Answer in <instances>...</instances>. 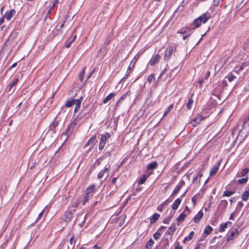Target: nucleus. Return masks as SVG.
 I'll use <instances>...</instances> for the list:
<instances>
[{"mask_svg":"<svg viewBox=\"0 0 249 249\" xmlns=\"http://www.w3.org/2000/svg\"><path fill=\"white\" fill-rule=\"evenodd\" d=\"M79 101L78 99H71L70 100H68L65 103V106L67 107H70L73 105L76 104V103H77V101Z\"/></svg>","mask_w":249,"mask_h":249,"instance_id":"12","label":"nucleus"},{"mask_svg":"<svg viewBox=\"0 0 249 249\" xmlns=\"http://www.w3.org/2000/svg\"><path fill=\"white\" fill-rule=\"evenodd\" d=\"M203 176L202 173H198L195 177L193 178V181L195 182L198 178H200Z\"/></svg>","mask_w":249,"mask_h":249,"instance_id":"46","label":"nucleus"},{"mask_svg":"<svg viewBox=\"0 0 249 249\" xmlns=\"http://www.w3.org/2000/svg\"><path fill=\"white\" fill-rule=\"evenodd\" d=\"M115 94L114 93H111L108 95L103 101L104 104H107L109 101L115 96Z\"/></svg>","mask_w":249,"mask_h":249,"instance_id":"22","label":"nucleus"},{"mask_svg":"<svg viewBox=\"0 0 249 249\" xmlns=\"http://www.w3.org/2000/svg\"><path fill=\"white\" fill-rule=\"evenodd\" d=\"M236 78L235 76L233 75L232 74H229L225 78L224 81H226V79H228L229 82L232 81L234 79Z\"/></svg>","mask_w":249,"mask_h":249,"instance_id":"27","label":"nucleus"},{"mask_svg":"<svg viewBox=\"0 0 249 249\" xmlns=\"http://www.w3.org/2000/svg\"><path fill=\"white\" fill-rule=\"evenodd\" d=\"M109 172V168L106 167L104 170H102L98 175V178L101 179L104 176L107 177Z\"/></svg>","mask_w":249,"mask_h":249,"instance_id":"10","label":"nucleus"},{"mask_svg":"<svg viewBox=\"0 0 249 249\" xmlns=\"http://www.w3.org/2000/svg\"><path fill=\"white\" fill-rule=\"evenodd\" d=\"M158 166V163L156 161H154L149 163L147 166L148 170H153L156 169Z\"/></svg>","mask_w":249,"mask_h":249,"instance_id":"23","label":"nucleus"},{"mask_svg":"<svg viewBox=\"0 0 249 249\" xmlns=\"http://www.w3.org/2000/svg\"><path fill=\"white\" fill-rule=\"evenodd\" d=\"M194 235H195V232H194L193 231H192L190 233V234H189V236H188V237H186L184 239V240H183V242H184V243H185V241H186V240H192V239L193 238V237H194Z\"/></svg>","mask_w":249,"mask_h":249,"instance_id":"30","label":"nucleus"},{"mask_svg":"<svg viewBox=\"0 0 249 249\" xmlns=\"http://www.w3.org/2000/svg\"><path fill=\"white\" fill-rule=\"evenodd\" d=\"M204 119H205V118L203 117L202 115L198 114L195 119L192 120L190 122V124L193 126L195 127L199 124L200 122Z\"/></svg>","mask_w":249,"mask_h":249,"instance_id":"7","label":"nucleus"},{"mask_svg":"<svg viewBox=\"0 0 249 249\" xmlns=\"http://www.w3.org/2000/svg\"><path fill=\"white\" fill-rule=\"evenodd\" d=\"M58 123L57 122H53L51 126H53V127H55L56 126L58 125Z\"/></svg>","mask_w":249,"mask_h":249,"instance_id":"56","label":"nucleus"},{"mask_svg":"<svg viewBox=\"0 0 249 249\" xmlns=\"http://www.w3.org/2000/svg\"><path fill=\"white\" fill-rule=\"evenodd\" d=\"M168 199H167L166 200H165L164 202H163L161 204H160V205H159L158 208H157V210L158 211H160V212H162L163 210V208H164V205L167 203L168 202Z\"/></svg>","mask_w":249,"mask_h":249,"instance_id":"36","label":"nucleus"},{"mask_svg":"<svg viewBox=\"0 0 249 249\" xmlns=\"http://www.w3.org/2000/svg\"><path fill=\"white\" fill-rule=\"evenodd\" d=\"M248 42L245 43L243 45V49L244 50H246V48H247V47H248Z\"/></svg>","mask_w":249,"mask_h":249,"instance_id":"62","label":"nucleus"},{"mask_svg":"<svg viewBox=\"0 0 249 249\" xmlns=\"http://www.w3.org/2000/svg\"><path fill=\"white\" fill-rule=\"evenodd\" d=\"M117 178H112V184H115L116 182V180H117Z\"/></svg>","mask_w":249,"mask_h":249,"instance_id":"60","label":"nucleus"},{"mask_svg":"<svg viewBox=\"0 0 249 249\" xmlns=\"http://www.w3.org/2000/svg\"><path fill=\"white\" fill-rule=\"evenodd\" d=\"M46 208V207L39 213V214L38 215L37 218H36V222H37L38 220H39L41 218V217L42 216V215L44 213L45 209Z\"/></svg>","mask_w":249,"mask_h":249,"instance_id":"47","label":"nucleus"},{"mask_svg":"<svg viewBox=\"0 0 249 249\" xmlns=\"http://www.w3.org/2000/svg\"><path fill=\"white\" fill-rule=\"evenodd\" d=\"M249 172V168H245L243 169L241 172V176L244 177Z\"/></svg>","mask_w":249,"mask_h":249,"instance_id":"43","label":"nucleus"},{"mask_svg":"<svg viewBox=\"0 0 249 249\" xmlns=\"http://www.w3.org/2000/svg\"><path fill=\"white\" fill-rule=\"evenodd\" d=\"M147 80L149 83H152V82H154L155 80L154 75L153 74H150L147 77Z\"/></svg>","mask_w":249,"mask_h":249,"instance_id":"33","label":"nucleus"},{"mask_svg":"<svg viewBox=\"0 0 249 249\" xmlns=\"http://www.w3.org/2000/svg\"><path fill=\"white\" fill-rule=\"evenodd\" d=\"M89 200V194H87L86 193V194L84 196V198L82 202V204L85 205L86 202H87Z\"/></svg>","mask_w":249,"mask_h":249,"instance_id":"39","label":"nucleus"},{"mask_svg":"<svg viewBox=\"0 0 249 249\" xmlns=\"http://www.w3.org/2000/svg\"><path fill=\"white\" fill-rule=\"evenodd\" d=\"M78 205V203L77 201L73 202L70 206L69 207L68 209H70V211H72V212L75 213V208L77 207Z\"/></svg>","mask_w":249,"mask_h":249,"instance_id":"24","label":"nucleus"},{"mask_svg":"<svg viewBox=\"0 0 249 249\" xmlns=\"http://www.w3.org/2000/svg\"><path fill=\"white\" fill-rule=\"evenodd\" d=\"M65 20L63 21V23L61 25L60 28H59V29H58L57 30V34H58V33H59V32H61V29H62V28L64 27V22H65Z\"/></svg>","mask_w":249,"mask_h":249,"instance_id":"53","label":"nucleus"},{"mask_svg":"<svg viewBox=\"0 0 249 249\" xmlns=\"http://www.w3.org/2000/svg\"><path fill=\"white\" fill-rule=\"evenodd\" d=\"M160 217V215L158 213H154L150 219L151 224L154 223Z\"/></svg>","mask_w":249,"mask_h":249,"instance_id":"19","label":"nucleus"},{"mask_svg":"<svg viewBox=\"0 0 249 249\" xmlns=\"http://www.w3.org/2000/svg\"><path fill=\"white\" fill-rule=\"evenodd\" d=\"M126 96V95L125 94H124L120 99L119 100L117 101V102L116 103V106H118L119 103H120L122 101L124 100V99L125 98Z\"/></svg>","mask_w":249,"mask_h":249,"instance_id":"51","label":"nucleus"},{"mask_svg":"<svg viewBox=\"0 0 249 249\" xmlns=\"http://www.w3.org/2000/svg\"><path fill=\"white\" fill-rule=\"evenodd\" d=\"M95 186L94 185L89 186L86 190V193L89 194L90 193L93 191L95 189Z\"/></svg>","mask_w":249,"mask_h":249,"instance_id":"35","label":"nucleus"},{"mask_svg":"<svg viewBox=\"0 0 249 249\" xmlns=\"http://www.w3.org/2000/svg\"><path fill=\"white\" fill-rule=\"evenodd\" d=\"M173 106H174V105H173V104H172L168 107L167 110L164 113L163 117H165L169 113V112L173 109Z\"/></svg>","mask_w":249,"mask_h":249,"instance_id":"34","label":"nucleus"},{"mask_svg":"<svg viewBox=\"0 0 249 249\" xmlns=\"http://www.w3.org/2000/svg\"><path fill=\"white\" fill-rule=\"evenodd\" d=\"M235 201V197H231L230 200V201L231 202V203H232V202H234Z\"/></svg>","mask_w":249,"mask_h":249,"instance_id":"63","label":"nucleus"},{"mask_svg":"<svg viewBox=\"0 0 249 249\" xmlns=\"http://www.w3.org/2000/svg\"><path fill=\"white\" fill-rule=\"evenodd\" d=\"M181 199L180 198H178L176 199L172 204V208L174 210H177L181 203Z\"/></svg>","mask_w":249,"mask_h":249,"instance_id":"17","label":"nucleus"},{"mask_svg":"<svg viewBox=\"0 0 249 249\" xmlns=\"http://www.w3.org/2000/svg\"><path fill=\"white\" fill-rule=\"evenodd\" d=\"M186 211H187L188 213H189L190 212V210H189V209L188 208V207L187 206L185 207V208L184 211V212H186Z\"/></svg>","mask_w":249,"mask_h":249,"instance_id":"61","label":"nucleus"},{"mask_svg":"<svg viewBox=\"0 0 249 249\" xmlns=\"http://www.w3.org/2000/svg\"><path fill=\"white\" fill-rule=\"evenodd\" d=\"M234 213H232L230 216L229 219L230 220H233L234 219Z\"/></svg>","mask_w":249,"mask_h":249,"instance_id":"55","label":"nucleus"},{"mask_svg":"<svg viewBox=\"0 0 249 249\" xmlns=\"http://www.w3.org/2000/svg\"><path fill=\"white\" fill-rule=\"evenodd\" d=\"M238 232V229H234L233 231H232L230 235L227 237V242H229L230 241L232 240L233 239V237L236 233Z\"/></svg>","mask_w":249,"mask_h":249,"instance_id":"18","label":"nucleus"},{"mask_svg":"<svg viewBox=\"0 0 249 249\" xmlns=\"http://www.w3.org/2000/svg\"><path fill=\"white\" fill-rule=\"evenodd\" d=\"M76 37V35L73 33L72 34L71 37V38H70L68 41H69L70 42H71L72 43L75 41Z\"/></svg>","mask_w":249,"mask_h":249,"instance_id":"45","label":"nucleus"},{"mask_svg":"<svg viewBox=\"0 0 249 249\" xmlns=\"http://www.w3.org/2000/svg\"><path fill=\"white\" fill-rule=\"evenodd\" d=\"M82 100H83V97H81L79 99V101H77V103H76V104L75 105V107L74 110V113H76L77 112H78L80 110V108L81 107V104L82 102Z\"/></svg>","mask_w":249,"mask_h":249,"instance_id":"16","label":"nucleus"},{"mask_svg":"<svg viewBox=\"0 0 249 249\" xmlns=\"http://www.w3.org/2000/svg\"><path fill=\"white\" fill-rule=\"evenodd\" d=\"M228 227L227 224L225 223H221L220 225L219 231L220 232H222L225 231V229Z\"/></svg>","mask_w":249,"mask_h":249,"instance_id":"29","label":"nucleus"},{"mask_svg":"<svg viewBox=\"0 0 249 249\" xmlns=\"http://www.w3.org/2000/svg\"><path fill=\"white\" fill-rule=\"evenodd\" d=\"M18 78H15L13 80V82L11 83L12 84V86H16L17 83H18Z\"/></svg>","mask_w":249,"mask_h":249,"instance_id":"49","label":"nucleus"},{"mask_svg":"<svg viewBox=\"0 0 249 249\" xmlns=\"http://www.w3.org/2000/svg\"><path fill=\"white\" fill-rule=\"evenodd\" d=\"M96 136L93 135L86 144V146H90V148H92L95 144Z\"/></svg>","mask_w":249,"mask_h":249,"instance_id":"14","label":"nucleus"},{"mask_svg":"<svg viewBox=\"0 0 249 249\" xmlns=\"http://www.w3.org/2000/svg\"><path fill=\"white\" fill-rule=\"evenodd\" d=\"M110 137V135L108 133H106L105 135L101 136V140L99 145V149L102 150L106 145L107 140Z\"/></svg>","mask_w":249,"mask_h":249,"instance_id":"3","label":"nucleus"},{"mask_svg":"<svg viewBox=\"0 0 249 249\" xmlns=\"http://www.w3.org/2000/svg\"><path fill=\"white\" fill-rule=\"evenodd\" d=\"M174 249H182V247L179 245V243H178Z\"/></svg>","mask_w":249,"mask_h":249,"instance_id":"54","label":"nucleus"},{"mask_svg":"<svg viewBox=\"0 0 249 249\" xmlns=\"http://www.w3.org/2000/svg\"><path fill=\"white\" fill-rule=\"evenodd\" d=\"M176 230V227L174 224H173L170 227H169L168 230L167 231L166 233L169 235H172Z\"/></svg>","mask_w":249,"mask_h":249,"instance_id":"20","label":"nucleus"},{"mask_svg":"<svg viewBox=\"0 0 249 249\" xmlns=\"http://www.w3.org/2000/svg\"><path fill=\"white\" fill-rule=\"evenodd\" d=\"M248 177L244 178H242L239 179L238 180V182L240 184H245V183H246L248 181Z\"/></svg>","mask_w":249,"mask_h":249,"instance_id":"38","label":"nucleus"},{"mask_svg":"<svg viewBox=\"0 0 249 249\" xmlns=\"http://www.w3.org/2000/svg\"><path fill=\"white\" fill-rule=\"evenodd\" d=\"M68 42L66 44V47L67 48H69L71 47V42H70L69 41H68Z\"/></svg>","mask_w":249,"mask_h":249,"instance_id":"58","label":"nucleus"},{"mask_svg":"<svg viewBox=\"0 0 249 249\" xmlns=\"http://www.w3.org/2000/svg\"><path fill=\"white\" fill-rule=\"evenodd\" d=\"M16 10L15 9H11L6 12L3 16L7 20H10L13 16L16 15Z\"/></svg>","mask_w":249,"mask_h":249,"instance_id":"9","label":"nucleus"},{"mask_svg":"<svg viewBox=\"0 0 249 249\" xmlns=\"http://www.w3.org/2000/svg\"><path fill=\"white\" fill-rule=\"evenodd\" d=\"M139 57H140V54L139 53H138L135 55V56L134 57L133 59L132 60L131 62L130 63V65H132V68H133L134 67V65H135L136 61H137V60L139 59Z\"/></svg>","mask_w":249,"mask_h":249,"instance_id":"28","label":"nucleus"},{"mask_svg":"<svg viewBox=\"0 0 249 249\" xmlns=\"http://www.w3.org/2000/svg\"><path fill=\"white\" fill-rule=\"evenodd\" d=\"M194 103V100L192 98H189L188 101L186 104L187 108L188 110H190L192 107V105Z\"/></svg>","mask_w":249,"mask_h":249,"instance_id":"32","label":"nucleus"},{"mask_svg":"<svg viewBox=\"0 0 249 249\" xmlns=\"http://www.w3.org/2000/svg\"><path fill=\"white\" fill-rule=\"evenodd\" d=\"M249 133V120L245 121L243 124L239 135L243 137H246Z\"/></svg>","mask_w":249,"mask_h":249,"instance_id":"2","label":"nucleus"},{"mask_svg":"<svg viewBox=\"0 0 249 249\" xmlns=\"http://www.w3.org/2000/svg\"><path fill=\"white\" fill-rule=\"evenodd\" d=\"M203 216V213L200 211L194 217L193 221L195 223H198Z\"/></svg>","mask_w":249,"mask_h":249,"instance_id":"15","label":"nucleus"},{"mask_svg":"<svg viewBox=\"0 0 249 249\" xmlns=\"http://www.w3.org/2000/svg\"><path fill=\"white\" fill-rule=\"evenodd\" d=\"M75 242H76V239L74 235L71 238L70 242L71 245H73V244L74 245L75 243Z\"/></svg>","mask_w":249,"mask_h":249,"instance_id":"50","label":"nucleus"},{"mask_svg":"<svg viewBox=\"0 0 249 249\" xmlns=\"http://www.w3.org/2000/svg\"><path fill=\"white\" fill-rule=\"evenodd\" d=\"M17 65V62L14 63L9 68L8 70H11V69L15 67Z\"/></svg>","mask_w":249,"mask_h":249,"instance_id":"57","label":"nucleus"},{"mask_svg":"<svg viewBox=\"0 0 249 249\" xmlns=\"http://www.w3.org/2000/svg\"><path fill=\"white\" fill-rule=\"evenodd\" d=\"M172 219V217L170 216H167L164 218L163 222L165 224H169L171 219Z\"/></svg>","mask_w":249,"mask_h":249,"instance_id":"44","label":"nucleus"},{"mask_svg":"<svg viewBox=\"0 0 249 249\" xmlns=\"http://www.w3.org/2000/svg\"><path fill=\"white\" fill-rule=\"evenodd\" d=\"M52 2L53 4L51 7V9L48 12V15L50 14L51 10L53 9L54 7L58 3V0H54V1H52Z\"/></svg>","mask_w":249,"mask_h":249,"instance_id":"42","label":"nucleus"},{"mask_svg":"<svg viewBox=\"0 0 249 249\" xmlns=\"http://www.w3.org/2000/svg\"><path fill=\"white\" fill-rule=\"evenodd\" d=\"M148 176L145 175L142 176L138 181V184H142L144 183L145 182L146 179L148 178Z\"/></svg>","mask_w":249,"mask_h":249,"instance_id":"26","label":"nucleus"},{"mask_svg":"<svg viewBox=\"0 0 249 249\" xmlns=\"http://www.w3.org/2000/svg\"><path fill=\"white\" fill-rule=\"evenodd\" d=\"M160 55L159 54H156L152 57L149 62V64L152 66H153L160 61Z\"/></svg>","mask_w":249,"mask_h":249,"instance_id":"8","label":"nucleus"},{"mask_svg":"<svg viewBox=\"0 0 249 249\" xmlns=\"http://www.w3.org/2000/svg\"><path fill=\"white\" fill-rule=\"evenodd\" d=\"M76 125V123L74 122H72L67 127L66 129L65 133L67 135H70L71 133L73 131L75 126Z\"/></svg>","mask_w":249,"mask_h":249,"instance_id":"11","label":"nucleus"},{"mask_svg":"<svg viewBox=\"0 0 249 249\" xmlns=\"http://www.w3.org/2000/svg\"><path fill=\"white\" fill-rule=\"evenodd\" d=\"M85 69L86 68L85 67H84L83 68V70L82 71H81V72H80V73L79 74V78L80 79V80L82 82L83 81V77H84V76L85 75Z\"/></svg>","mask_w":249,"mask_h":249,"instance_id":"40","label":"nucleus"},{"mask_svg":"<svg viewBox=\"0 0 249 249\" xmlns=\"http://www.w3.org/2000/svg\"><path fill=\"white\" fill-rule=\"evenodd\" d=\"M154 241L152 239H150L146 243L145 247L147 249H150L154 245Z\"/></svg>","mask_w":249,"mask_h":249,"instance_id":"31","label":"nucleus"},{"mask_svg":"<svg viewBox=\"0 0 249 249\" xmlns=\"http://www.w3.org/2000/svg\"><path fill=\"white\" fill-rule=\"evenodd\" d=\"M235 193V191H226L223 193V196H230L232 195Z\"/></svg>","mask_w":249,"mask_h":249,"instance_id":"37","label":"nucleus"},{"mask_svg":"<svg viewBox=\"0 0 249 249\" xmlns=\"http://www.w3.org/2000/svg\"><path fill=\"white\" fill-rule=\"evenodd\" d=\"M190 0H183L181 4V6L182 7L185 6Z\"/></svg>","mask_w":249,"mask_h":249,"instance_id":"52","label":"nucleus"},{"mask_svg":"<svg viewBox=\"0 0 249 249\" xmlns=\"http://www.w3.org/2000/svg\"><path fill=\"white\" fill-rule=\"evenodd\" d=\"M249 198V189L248 190L244 191L241 196V198L243 201H247Z\"/></svg>","mask_w":249,"mask_h":249,"instance_id":"21","label":"nucleus"},{"mask_svg":"<svg viewBox=\"0 0 249 249\" xmlns=\"http://www.w3.org/2000/svg\"><path fill=\"white\" fill-rule=\"evenodd\" d=\"M185 185V182L183 180H181L178 184L176 186L175 189L173 191L171 196L173 197L176 196L179 191V190L181 189L182 187H183Z\"/></svg>","mask_w":249,"mask_h":249,"instance_id":"6","label":"nucleus"},{"mask_svg":"<svg viewBox=\"0 0 249 249\" xmlns=\"http://www.w3.org/2000/svg\"><path fill=\"white\" fill-rule=\"evenodd\" d=\"M161 236V234L158 232H155L153 235V237L155 240L159 239Z\"/></svg>","mask_w":249,"mask_h":249,"instance_id":"48","label":"nucleus"},{"mask_svg":"<svg viewBox=\"0 0 249 249\" xmlns=\"http://www.w3.org/2000/svg\"><path fill=\"white\" fill-rule=\"evenodd\" d=\"M4 18H5L3 16V17L0 19V25L3 22Z\"/></svg>","mask_w":249,"mask_h":249,"instance_id":"59","label":"nucleus"},{"mask_svg":"<svg viewBox=\"0 0 249 249\" xmlns=\"http://www.w3.org/2000/svg\"><path fill=\"white\" fill-rule=\"evenodd\" d=\"M93 248L94 249H101V248L98 247L97 245H95L94 246H93Z\"/></svg>","mask_w":249,"mask_h":249,"instance_id":"64","label":"nucleus"},{"mask_svg":"<svg viewBox=\"0 0 249 249\" xmlns=\"http://www.w3.org/2000/svg\"><path fill=\"white\" fill-rule=\"evenodd\" d=\"M219 164H220V162L217 163V164L216 165H215L212 167V168L210 171V176H213L216 174V173H217V172L218 170Z\"/></svg>","mask_w":249,"mask_h":249,"instance_id":"13","label":"nucleus"},{"mask_svg":"<svg viewBox=\"0 0 249 249\" xmlns=\"http://www.w3.org/2000/svg\"><path fill=\"white\" fill-rule=\"evenodd\" d=\"M74 213V212H72V211L68 209L63 215V219L66 222H70L73 218Z\"/></svg>","mask_w":249,"mask_h":249,"instance_id":"5","label":"nucleus"},{"mask_svg":"<svg viewBox=\"0 0 249 249\" xmlns=\"http://www.w3.org/2000/svg\"><path fill=\"white\" fill-rule=\"evenodd\" d=\"M174 51V47L172 46H167L166 48L164 60L165 61L168 62L170 60L171 55Z\"/></svg>","mask_w":249,"mask_h":249,"instance_id":"4","label":"nucleus"},{"mask_svg":"<svg viewBox=\"0 0 249 249\" xmlns=\"http://www.w3.org/2000/svg\"><path fill=\"white\" fill-rule=\"evenodd\" d=\"M185 217V214L184 213H181L177 218V220L178 221H183Z\"/></svg>","mask_w":249,"mask_h":249,"instance_id":"41","label":"nucleus"},{"mask_svg":"<svg viewBox=\"0 0 249 249\" xmlns=\"http://www.w3.org/2000/svg\"><path fill=\"white\" fill-rule=\"evenodd\" d=\"M211 18L209 14L205 13L196 19L193 22L194 29L199 27L202 23H205Z\"/></svg>","mask_w":249,"mask_h":249,"instance_id":"1","label":"nucleus"},{"mask_svg":"<svg viewBox=\"0 0 249 249\" xmlns=\"http://www.w3.org/2000/svg\"><path fill=\"white\" fill-rule=\"evenodd\" d=\"M213 230V229L211 226L207 225L204 230V233L206 235H209L212 232Z\"/></svg>","mask_w":249,"mask_h":249,"instance_id":"25","label":"nucleus"}]
</instances>
